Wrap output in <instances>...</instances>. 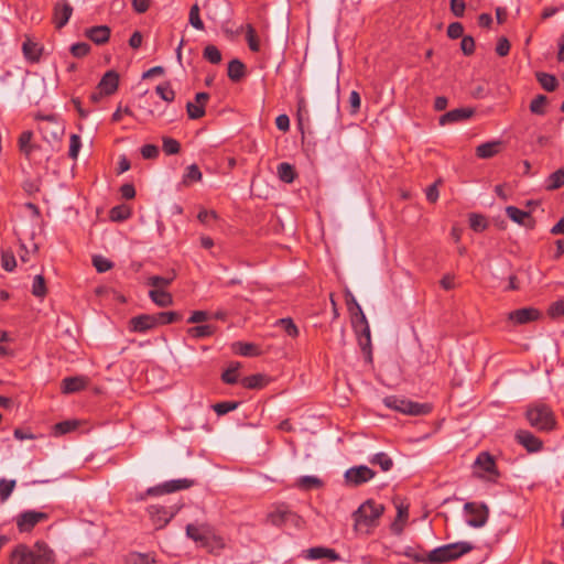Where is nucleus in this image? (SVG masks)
Segmentation results:
<instances>
[{
  "label": "nucleus",
  "mask_w": 564,
  "mask_h": 564,
  "mask_svg": "<svg viewBox=\"0 0 564 564\" xmlns=\"http://www.w3.org/2000/svg\"><path fill=\"white\" fill-rule=\"evenodd\" d=\"M12 556L19 564H56L54 551L43 541H37L33 546L19 544Z\"/></svg>",
  "instance_id": "obj_1"
},
{
  "label": "nucleus",
  "mask_w": 564,
  "mask_h": 564,
  "mask_svg": "<svg viewBox=\"0 0 564 564\" xmlns=\"http://www.w3.org/2000/svg\"><path fill=\"white\" fill-rule=\"evenodd\" d=\"M474 546L468 542H457L436 547L426 554L427 563L441 564L454 561L470 552Z\"/></svg>",
  "instance_id": "obj_2"
},
{
  "label": "nucleus",
  "mask_w": 564,
  "mask_h": 564,
  "mask_svg": "<svg viewBox=\"0 0 564 564\" xmlns=\"http://www.w3.org/2000/svg\"><path fill=\"white\" fill-rule=\"evenodd\" d=\"M530 425L539 431L549 432L556 425L553 411L546 404H534L528 408L525 412Z\"/></svg>",
  "instance_id": "obj_3"
},
{
  "label": "nucleus",
  "mask_w": 564,
  "mask_h": 564,
  "mask_svg": "<svg viewBox=\"0 0 564 564\" xmlns=\"http://www.w3.org/2000/svg\"><path fill=\"white\" fill-rule=\"evenodd\" d=\"M384 507L372 500L364 502L352 514L355 519V529L364 530L376 525L378 519L382 516Z\"/></svg>",
  "instance_id": "obj_4"
},
{
  "label": "nucleus",
  "mask_w": 564,
  "mask_h": 564,
  "mask_svg": "<svg viewBox=\"0 0 564 564\" xmlns=\"http://www.w3.org/2000/svg\"><path fill=\"white\" fill-rule=\"evenodd\" d=\"M383 403L387 408L408 415H425L432 411L429 403H419L395 395L384 398Z\"/></svg>",
  "instance_id": "obj_5"
},
{
  "label": "nucleus",
  "mask_w": 564,
  "mask_h": 564,
  "mask_svg": "<svg viewBox=\"0 0 564 564\" xmlns=\"http://www.w3.org/2000/svg\"><path fill=\"white\" fill-rule=\"evenodd\" d=\"M349 295L351 296V304L357 310L356 315L358 316V322L364 326L358 338L359 346L364 352L368 354L369 359H371V335L367 317L364 314L360 305L356 302L355 297L351 294Z\"/></svg>",
  "instance_id": "obj_6"
},
{
  "label": "nucleus",
  "mask_w": 564,
  "mask_h": 564,
  "mask_svg": "<svg viewBox=\"0 0 564 564\" xmlns=\"http://www.w3.org/2000/svg\"><path fill=\"white\" fill-rule=\"evenodd\" d=\"M464 510L471 517L467 520L468 525L474 528H481L486 524L489 516L488 507L484 503L477 505L475 502H467Z\"/></svg>",
  "instance_id": "obj_7"
},
{
  "label": "nucleus",
  "mask_w": 564,
  "mask_h": 564,
  "mask_svg": "<svg viewBox=\"0 0 564 564\" xmlns=\"http://www.w3.org/2000/svg\"><path fill=\"white\" fill-rule=\"evenodd\" d=\"M194 485V480L182 478V479H173L163 482L162 485L151 487L147 490V495L156 496L163 494H171L174 491L188 489Z\"/></svg>",
  "instance_id": "obj_8"
},
{
  "label": "nucleus",
  "mask_w": 564,
  "mask_h": 564,
  "mask_svg": "<svg viewBox=\"0 0 564 564\" xmlns=\"http://www.w3.org/2000/svg\"><path fill=\"white\" fill-rule=\"evenodd\" d=\"M47 519L48 514L46 512L29 510L18 517L17 527L20 532H30L37 523Z\"/></svg>",
  "instance_id": "obj_9"
},
{
  "label": "nucleus",
  "mask_w": 564,
  "mask_h": 564,
  "mask_svg": "<svg viewBox=\"0 0 564 564\" xmlns=\"http://www.w3.org/2000/svg\"><path fill=\"white\" fill-rule=\"evenodd\" d=\"M376 476V473L366 465H359L346 470L345 479L351 486H360Z\"/></svg>",
  "instance_id": "obj_10"
},
{
  "label": "nucleus",
  "mask_w": 564,
  "mask_h": 564,
  "mask_svg": "<svg viewBox=\"0 0 564 564\" xmlns=\"http://www.w3.org/2000/svg\"><path fill=\"white\" fill-rule=\"evenodd\" d=\"M474 468L475 473L478 474L480 477H485V475L481 473L488 474L489 479H491L492 476L498 475L495 459L487 452H482L477 456L474 463Z\"/></svg>",
  "instance_id": "obj_11"
},
{
  "label": "nucleus",
  "mask_w": 564,
  "mask_h": 564,
  "mask_svg": "<svg viewBox=\"0 0 564 564\" xmlns=\"http://www.w3.org/2000/svg\"><path fill=\"white\" fill-rule=\"evenodd\" d=\"M540 317V311L534 307H522L508 314V321L514 325H524L538 321Z\"/></svg>",
  "instance_id": "obj_12"
},
{
  "label": "nucleus",
  "mask_w": 564,
  "mask_h": 564,
  "mask_svg": "<svg viewBox=\"0 0 564 564\" xmlns=\"http://www.w3.org/2000/svg\"><path fill=\"white\" fill-rule=\"evenodd\" d=\"M156 326L155 314H141L129 321V329L133 333H145Z\"/></svg>",
  "instance_id": "obj_13"
},
{
  "label": "nucleus",
  "mask_w": 564,
  "mask_h": 564,
  "mask_svg": "<svg viewBox=\"0 0 564 564\" xmlns=\"http://www.w3.org/2000/svg\"><path fill=\"white\" fill-rule=\"evenodd\" d=\"M516 441L529 453H538L542 449L543 442L530 431L519 430L514 435Z\"/></svg>",
  "instance_id": "obj_14"
},
{
  "label": "nucleus",
  "mask_w": 564,
  "mask_h": 564,
  "mask_svg": "<svg viewBox=\"0 0 564 564\" xmlns=\"http://www.w3.org/2000/svg\"><path fill=\"white\" fill-rule=\"evenodd\" d=\"M268 521L275 527H281L288 521L293 522L295 525H300L302 519L296 513L288 509L278 508L268 514Z\"/></svg>",
  "instance_id": "obj_15"
},
{
  "label": "nucleus",
  "mask_w": 564,
  "mask_h": 564,
  "mask_svg": "<svg viewBox=\"0 0 564 564\" xmlns=\"http://www.w3.org/2000/svg\"><path fill=\"white\" fill-rule=\"evenodd\" d=\"M473 115L471 108H456L442 115L438 122L441 126L452 124L469 119Z\"/></svg>",
  "instance_id": "obj_16"
},
{
  "label": "nucleus",
  "mask_w": 564,
  "mask_h": 564,
  "mask_svg": "<svg viewBox=\"0 0 564 564\" xmlns=\"http://www.w3.org/2000/svg\"><path fill=\"white\" fill-rule=\"evenodd\" d=\"M212 531L213 529L208 524L196 525L191 523L186 525L187 536L200 546L204 545Z\"/></svg>",
  "instance_id": "obj_17"
},
{
  "label": "nucleus",
  "mask_w": 564,
  "mask_h": 564,
  "mask_svg": "<svg viewBox=\"0 0 564 564\" xmlns=\"http://www.w3.org/2000/svg\"><path fill=\"white\" fill-rule=\"evenodd\" d=\"M111 30L107 25H96L85 30V36L97 45H102L109 41Z\"/></svg>",
  "instance_id": "obj_18"
},
{
  "label": "nucleus",
  "mask_w": 564,
  "mask_h": 564,
  "mask_svg": "<svg viewBox=\"0 0 564 564\" xmlns=\"http://www.w3.org/2000/svg\"><path fill=\"white\" fill-rule=\"evenodd\" d=\"M73 14V8L69 3H56L54 7L53 20L56 29H62L67 24Z\"/></svg>",
  "instance_id": "obj_19"
},
{
  "label": "nucleus",
  "mask_w": 564,
  "mask_h": 564,
  "mask_svg": "<svg viewBox=\"0 0 564 564\" xmlns=\"http://www.w3.org/2000/svg\"><path fill=\"white\" fill-rule=\"evenodd\" d=\"M119 85V75L115 70H108L101 78L98 84V89L100 94H105V96L112 95Z\"/></svg>",
  "instance_id": "obj_20"
},
{
  "label": "nucleus",
  "mask_w": 564,
  "mask_h": 564,
  "mask_svg": "<svg viewBox=\"0 0 564 564\" xmlns=\"http://www.w3.org/2000/svg\"><path fill=\"white\" fill-rule=\"evenodd\" d=\"M148 512L158 529L165 527L173 517V513L160 506H150Z\"/></svg>",
  "instance_id": "obj_21"
},
{
  "label": "nucleus",
  "mask_w": 564,
  "mask_h": 564,
  "mask_svg": "<svg viewBox=\"0 0 564 564\" xmlns=\"http://www.w3.org/2000/svg\"><path fill=\"white\" fill-rule=\"evenodd\" d=\"M88 384V379L86 377L76 376V377H66L62 381V391L63 393L69 394L84 390Z\"/></svg>",
  "instance_id": "obj_22"
},
{
  "label": "nucleus",
  "mask_w": 564,
  "mask_h": 564,
  "mask_svg": "<svg viewBox=\"0 0 564 564\" xmlns=\"http://www.w3.org/2000/svg\"><path fill=\"white\" fill-rule=\"evenodd\" d=\"M502 142L499 140L481 143L476 148V155L479 159H490L501 151Z\"/></svg>",
  "instance_id": "obj_23"
},
{
  "label": "nucleus",
  "mask_w": 564,
  "mask_h": 564,
  "mask_svg": "<svg viewBox=\"0 0 564 564\" xmlns=\"http://www.w3.org/2000/svg\"><path fill=\"white\" fill-rule=\"evenodd\" d=\"M535 79L540 84V86L547 93L555 91L560 86L556 76L550 73L536 72Z\"/></svg>",
  "instance_id": "obj_24"
},
{
  "label": "nucleus",
  "mask_w": 564,
  "mask_h": 564,
  "mask_svg": "<svg viewBox=\"0 0 564 564\" xmlns=\"http://www.w3.org/2000/svg\"><path fill=\"white\" fill-rule=\"evenodd\" d=\"M217 330L215 325L206 324V325H197L187 328V335L193 339H202L206 337H212Z\"/></svg>",
  "instance_id": "obj_25"
},
{
  "label": "nucleus",
  "mask_w": 564,
  "mask_h": 564,
  "mask_svg": "<svg viewBox=\"0 0 564 564\" xmlns=\"http://www.w3.org/2000/svg\"><path fill=\"white\" fill-rule=\"evenodd\" d=\"M306 557L310 560H318L327 557L329 561L335 562L339 558V555L333 549L316 546L311 547L307 551Z\"/></svg>",
  "instance_id": "obj_26"
},
{
  "label": "nucleus",
  "mask_w": 564,
  "mask_h": 564,
  "mask_svg": "<svg viewBox=\"0 0 564 564\" xmlns=\"http://www.w3.org/2000/svg\"><path fill=\"white\" fill-rule=\"evenodd\" d=\"M149 297L160 307H167L173 304V297L171 293L162 289L150 290Z\"/></svg>",
  "instance_id": "obj_27"
},
{
  "label": "nucleus",
  "mask_w": 564,
  "mask_h": 564,
  "mask_svg": "<svg viewBox=\"0 0 564 564\" xmlns=\"http://www.w3.org/2000/svg\"><path fill=\"white\" fill-rule=\"evenodd\" d=\"M225 546L224 539L217 535L213 530L202 547L207 549V551L214 555H219Z\"/></svg>",
  "instance_id": "obj_28"
},
{
  "label": "nucleus",
  "mask_w": 564,
  "mask_h": 564,
  "mask_svg": "<svg viewBox=\"0 0 564 564\" xmlns=\"http://www.w3.org/2000/svg\"><path fill=\"white\" fill-rule=\"evenodd\" d=\"M564 186V166L547 176L544 187L546 191H556Z\"/></svg>",
  "instance_id": "obj_29"
},
{
  "label": "nucleus",
  "mask_w": 564,
  "mask_h": 564,
  "mask_svg": "<svg viewBox=\"0 0 564 564\" xmlns=\"http://www.w3.org/2000/svg\"><path fill=\"white\" fill-rule=\"evenodd\" d=\"M22 52L24 57L30 62H37L41 57V48L37 43L26 39L22 44Z\"/></svg>",
  "instance_id": "obj_30"
},
{
  "label": "nucleus",
  "mask_w": 564,
  "mask_h": 564,
  "mask_svg": "<svg viewBox=\"0 0 564 564\" xmlns=\"http://www.w3.org/2000/svg\"><path fill=\"white\" fill-rule=\"evenodd\" d=\"M227 74L232 82H239L246 75V66L240 59H231L228 63Z\"/></svg>",
  "instance_id": "obj_31"
},
{
  "label": "nucleus",
  "mask_w": 564,
  "mask_h": 564,
  "mask_svg": "<svg viewBox=\"0 0 564 564\" xmlns=\"http://www.w3.org/2000/svg\"><path fill=\"white\" fill-rule=\"evenodd\" d=\"M33 133L32 131H23L19 137V149L25 155L26 159H30L32 151L36 148L32 144Z\"/></svg>",
  "instance_id": "obj_32"
},
{
  "label": "nucleus",
  "mask_w": 564,
  "mask_h": 564,
  "mask_svg": "<svg viewBox=\"0 0 564 564\" xmlns=\"http://www.w3.org/2000/svg\"><path fill=\"white\" fill-rule=\"evenodd\" d=\"M203 174L197 164H191L186 167V171L182 178V185L189 186L193 183L200 182Z\"/></svg>",
  "instance_id": "obj_33"
},
{
  "label": "nucleus",
  "mask_w": 564,
  "mask_h": 564,
  "mask_svg": "<svg viewBox=\"0 0 564 564\" xmlns=\"http://www.w3.org/2000/svg\"><path fill=\"white\" fill-rule=\"evenodd\" d=\"M276 173L279 178L284 183H292L296 177V172L293 165L282 162L278 165Z\"/></svg>",
  "instance_id": "obj_34"
},
{
  "label": "nucleus",
  "mask_w": 564,
  "mask_h": 564,
  "mask_svg": "<svg viewBox=\"0 0 564 564\" xmlns=\"http://www.w3.org/2000/svg\"><path fill=\"white\" fill-rule=\"evenodd\" d=\"M268 383V379L262 373H256L245 377L241 384L247 389H261Z\"/></svg>",
  "instance_id": "obj_35"
},
{
  "label": "nucleus",
  "mask_w": 564,
  "mask_h": 564,
  "mask_svg": "<svg viewBox=\"0 0 564 564\" xmlns=\"http://www.w3.org/2000/svg\"><path fill=\"white\" fill-rule=\"evenodd\" d=\"M369 463L378 465L382 471H389L393 467L392 458L384 452H380L371 456Z\"/></svg>",
  "instance_id": "obj_36"
},
{
  "label": "nucleus",
  "mask_w": 564,
  "mask_h": 564,
  "mask_svg": "<svg viewBox=\"0 0 564 564\" xmlns=\"http://www.w3.org/2000/svg\"><path fill=\"white\" fill-rule=\"evenodd\" d=\"M232 347H234L236 354H239L245 357L260 355L259 347L251 343L237 341L234 344Z\"/></svg>",
  "instance_id": "obj_37"
},
{
  "label": "nucleus",
  "mask_w": 564,
  "mask_h": 564,
  "mask_svg": "<svg viewBox=\"0 0 564 564\" xmlns=\"http://www.w3.org/2000/svg\"><path fill=\"white\" fill-rule=\"evenodd\" d=\"M297 487L303 490H311L314 488H321L323 481L316 476H302L297 479Z\"/></svg>",
  "instance_id": "obj_38"
},
{
  "label": "nucleus",
  "mask_w": 564,
  "mask_h": 564,
  "mask_svg": "<svg viewBox=\"0 0 564 564\" xmlns=\"http://www.w3.org/2000/svg\"><path fill=\"white\" fill-rule=\"evenodd\" d=\"M546 104L547 97L545 95H538L530 102V111L534 115L544 116Z\"/></svg>",
  "instance_id": "obj_39"
},
{
  "label": "nucleus",
  "mask_w": 564,
  "mask_h": 564,
  "mask_svg": "<svg viewBox=\"0 0 564 564\" xmlns=\"http://www.w3.org/2000/svg\"><path fill=\"white\" fill-rule=\"evenodd\" d=\"M175 275L172 276H160L152 275L147 280V284L152 286V289H162L165 290L174 280Z\"/></svg>",
  "instance_id": "obj_40"
},
{
  "label": "nucleus",
  "mask_w": 564,
  "mask_h": 564,
  "mask_svg": "<svg viewBox=\"0 0 564 564\" xmlns=\"http://www.w3.org/2000/svg\"><path fill=\"white\" fill-rule=\"evenodd\" d=\"M124 564H155L149 554L132 552L127 555Z\"/></svg>",
  "instance_id": "obj_41"
},
{
  "label": "nucleus",
  "mask_w": 564,
  "mask_h": 564,
  "mask_svg": "<svg viewBox=\"0 0 564 564\" xmlns=\"http://www.w3.org/2000/svg\"><path fill=\"white\" fill-rule=\"evenodd\" d=\"M507 216L514 223L522 225L524 219L530 216L528 212H524L516 206H508L506 208Z\"/></svg>",
  "instance_id": "obj_42"
},
{
  "label": "nucleus",
  "mask_w": 564,
  "mask_h": 564,
  "mask_svg": "<svg viewBox=\"0 0 564 564\" xmlns=\"http://www.w3.org/2000/svg\"><path fill=\"white\" fill-rule=\"evenodd\" d=\"M469 226L476 232H481L488 227V221L485 216L479 214L469 215Z\"/></svg>",
  "instance_id": "obj_43"
},
{
  "label": "nucleus",
  "mask_w": 564,
  "mask_h": 564,
  "mask_svg": "<svg viewBox=\"0 0 564 564\" xmlns=\"http://www.w3.org/2000/svg\"><path fill=\"white\" fill-rule=\"evenodd\" d=\"M162 142V149L167 155H174L181 151V144L176 139L163 137Z\"/></svg>",
  "instance_id": "obj_44"
},
{
  "label": "nucleus",
  "mask_w": 564,
  "mask_h": 564,
  "mask_svg": "<svg viewBox=\"0 0 564 564\" xmlns=\"http://www.w3.org/2000/svg\"><path fill=\"white\" fill-rule=\"evenodd\" d=\"M239 362L231 364L221 375V380L227 384H235L238 381Z\"/></svg>",
  "instance_id": "obj_45"
},
{
  "label": "nucleus",
  "mask_w": 564,
  "mask_h": 564,
  "mask_svg": "<svg viewBox=\"0 0 564 564\" xmlns=\"http://www.w3.org/2000/svg\"><path fill=\"white\" fill-rule=\"evenodd\" d=\"M203 56L212 64H219L221 62V53L215 45H207L204 48Z\"/></svg>",
  "instance_id": "obj_46"
},
{
  "label": "nucleus",
  "mask_w": 564,
  "mask_h": 564,
  "mask_svg": "<svg viewBox=\"0 0 564 564\" xmlns=\"http://www.w3.org/2000/svg\"><path fill=\"white\" fill-rule=\"evenodd\" d=\"M155 91L164 101L171 102L175 98V91L172 89L171 84L167 82L158 85Z\"/></svg>",
  "instance_id": "obj_47"
},
{
  "label": "nucleus",
  "mask_w": 564,
  "mask_h": 564,
  "mask_svg": "<svg viewBox=\"0 0 564 564\" xmlns=\"http://www.w3.org/2000/svg\"><path fill=\"white\" fill-rule=\"evenodd\" d=\"M78 426V422L77 421H63V422H59V423H56L53 427L54 430V435H64L66 433H69L74 430H76Z\"/></svg>",
  "instance_id": "obj_48"
},
{
  "label": "nucleus",
  "mask_w": 564,
  "mask_h": 564,
  "mask_svg": "<svg viewBox=\"0 0 564 564\" xmlns=\"http://www.w3.org/2000/svg\"><path fill=\"white\" fill-rule=\"evenodd\" d=\"M156 324L167 325L181 319V315L177 312H160L155 314Z\"/></svg>",
  "instance_id": "obj_49"
},
{
  "label": "nucleus",
  "mask_w": 564,
  "mask_h": 564,
  "mask_svg": "<svg viewBox=\"0 0 564 564\" xmlns=\"http://www.w3.org/2000/svg\"><path fill=\"white\" fill-rule=\"evenodd\" d=\"M246 39L248 42V46L252 52L260 51V43L256 34V30L251 24L246 25Z\"/></svg>",
  "instance_id": "obj_50"
},
{
  "label": "nucleus",
  "mask_w": 564,
  "mask_h": 564,
  "mask_svg": "<svg viewBox=\"0 0 564 564\" xmlns=\"http://www.w3.org/2000/svg\"><path fill=\"white\" fill-rule=\"evenodd\" d=\"M46 292L47 290L43 275H35L32 284V294L36 297H44L46 295Z\"/></svg>",
  "instance_id": "obj_51"
},
{
  "label": "nucleus",
  "mask_w": 564,
  "mask_h": 564,
  "mask_svg": "<svg viewBox=\"0 0 564 564\" xmlns=\"http://www.w3.org/2000/svg\"><path fill=\"white\" fill-rule=\"evenodd\" d=\"M1 265L6 271H13L17 267L15 257L12 250H3L1 252Z\"/></svg>",
  "instance_id": "obj_52"
},
{
  "label": "nucleus",
  "mask_w": 564,
  "mask_h": 564,
  "mask_svg": "<svg viewBox=\"0 0 564 564\" xmlns=\"http://www.w3.org/2000/svg\"><path fill=\"white\" fill-rule=\"evenodd\" d=\"M130 209L129 207L121 205V206H115L110 210V218L115 221H121L126 220L130 217Z\"/></svg>",
  "instance_id": "obj_53"
},
{
  "label": "nucleus",
  "mask_w": 564,
  "mask_h": 564,
  "mask_svg": "<svg viewBox=\"0 0 564 564\" xmlns=\"http://www.w3.org/2000/svg\"><path fill=\"white\" fill-rule=\"evenodd\" d=\"M239 402L236 401H224L213 405L214 411L217 415H225L230 411H234L238 408Z\"/></svg>",
  "instance_id": "obj_54"
},
{
  "label": "nucleus",
  "mask_w": 564,
  "mask_h": 564,
  "mask_svg": "<svg viewBox=\"0 0 564 564\" xmlns=\"http://www.w3.org/2000/svg\"><path fill=\"white\" fill-rule=\"evenodd\" d=\"M186 110L188 118L192 120H197L205 116V108L196 102L188 101Z\"/></svg>",
  "instance_id": "obj_55"
},
{
  "label": "nucleus",
  "mask_w": 564,
  "mask_h": 564,
  "mask_svg": "<svg viewBox=\"0 0 564 564\" xmlns=\"http://www.w3.org/2000/svg\"><path fill=\"white\" fill-rule=\"evenodd\" d=\"M15 487V480L1 479L0 480V500L6 501L12 494Z\"/></svg>",
  "instance_id": "obj_56"
},
{
  "label": "nucleus",
  "mask_w": 564,
  "mask_h": 564,
  "mask_svg": "<svg viewBox=\"0 0 564 564\" xmlns=\"http://www.w3.org/2000/svg\"><path fill=\"white\" fill-rule=\"evenodd\" d=\"M276 324L280 325L289 336L294 338L299 335V328L291 318H280Z\"/></svg>",
  "instance_id": "obj_57"
},
{
  "label": "nucleus",
  "mask_w": 564,
  "mask_h": 564,
  "mask_svg": "<svg viewBox=\"0 0 564 564\" xmlns=\"http://www.w3.org/2000/svg\"><path fill=\"white\" fill-rule=\"evenodd\" d=\"M189 23L196 30H204V23L199 17V8L197 4L192 6L189 10Z\"/></svg>",
  "instance_id": "obj_58"
},
{
  "label": "nucleus",
  "mask_w": 564,
  "mask_h": 564,
  "mask_svg": "<svg viewBox=\"0 0 564 564\" xmlns=\"http://www.w3.org/2000/svg\"><path fill=\"white\" fill-rule=\"evenodd\" d=\"M93 264L99 273L107 272L113 265L111 261L104 258L102 256H95L93 258Z\"/></svg>",
  "instance_id": "obj_59"
},
{
  "label": "nucleus",
  "mask_w": 564,
  "mask_h": 564,
  "mask_svg": "<svg viewBox=\"0 0 564 564\" xmlns=\"http://www.w3.org/2000/svg\"><path fill=\"white\" fill-rule=\"evenodd\" d=\"M82 147V140L78 134H72L69 138V152L68 155L70 159L76 160Z\"/></svg>",
  "instance_id": "obj_60"
},
{
  "label": "nucleus",
  "mask_w": 564,
  "mask_h": 564,
  "mask_svg": "<svg viewBox=\"0 0 564 564\" xmlns=\"http://www.w3.org/2000/svg\"><path fill=\"white\" fill-rule=\"evenodd\" d=\"M460 50L466 56H470L475 52V40L470 35H464L460 42Z\"/></svg>",
  "instance_id": "obj_61"
},
{
  "label": "nucleus",
  "mask_w": 564,
  "mask_h": 564,
  "mask_svg": "<svg viewBox=\"0 0 564 564\" xmlns=\"http://www.w3.org/2000/svg\"><path fill=\"white\" fill-rule=\"evenodd\" d=\"M90 52V45L85 42L75 43L70 47V53L75 57H84Z\"/></svg>",
  "instance_id": "obj_62"
},
{
  "label": "nucleus",
  "mask_w": 564,
  "mask_h": 564,
  "mask_svg": "<svg viewBox=\"0 0 564 564\" xmlns=\"http://www.w3.org/2000/svg\"><path fill=\"white\" fill-rule=\"evenodd\" d=\"M547 314L552 318L564 316V299H561L549 306Z\"/></svg>",
  "instance_id": "obj_63"
},
{
  "label": "nucleus",
  "mask_w": 564,
  "mask_h": 564,
  "mask_svg": "<svg viewBox=\"0 0 564 564\" xmlns=\"http://www.w3.org/2000/svg\"><path fill=\"white\" fill-rule=\"evenodd\" d=\"M449 39L456 40L464 36V26L460 22H453L447 26Z\"/></svg>",
  "instance_id": "obj_64"
}]
</instances>
